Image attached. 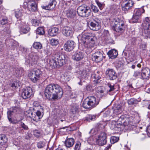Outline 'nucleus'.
I'll use <instances>...</instances> for the list:
<instances>
[{
    "label": "nucleus",
    "instance_id": "nucleus-22",
    "mask_svg": "<svg viewBox=\"0 0 150 150\" xmlns=\"http://www.w3.org/2000/svg\"><path fill=\"white\" fill-rule=\"evenodd\" d=\"M63 35L66 37L70 36L73 34L72 28L69 26L64 27L62 30Z\"/></svg>",
    "mask_w": 150,
    "mask_h": 150
},
{
    "label": "nucleus",
    "instance_id": "nucleus-9",
    "mask_svg": "<svg viewBox=\"0 0 150 150\" xmlns=\"http://www.w3.org/2000/svg\"><path fill=\"white\" fill-rule=\"evenodd\" d=\"M38 58V56L35 53H31L26 57L25 64L29 67L32 66L36 63Z\"/></svg>",
    "mask_w": 150,
    "mask_h": 150
},
{
    "label": "nucleus",
    "instance_id": "nucleus-31",
    "mask_svg": "<svg viewBox=\"0 0 150 150\" xmlns=\"http://www.w3.org/2000/svg\"><path fill=\"white\" fill-rule=\"evenodd\" d=\"M24 114L27 117L31 118L34 120V112H33L32 110H28L25 111Z\"/></svg>",
    "mask_w": 150,
    "mask_h": 150
},
{
    "label": "nucleus",
    "instance_id": "nucleus-26",
    "mask_svg": "<svg viewBox=\"0 0 150 150\" xmlns=\"http://www.w3.org/2000/svg\"><path fill=\"white\" fill-rule=\"evenodd\" d=\"M59 29L57 28L54 27L51 28L48 30L49 35L54 36L56 35L58 33Z\"/></svg>",
    "mask_w": 150,
    "mask_h": 150
},
{
    "label": "nucleus",
    "instance_id": "nucleus-46",
    "mask_svg": "<svg viewBox=\"0 0 150 150\" xmlns=\"http://www.w3.org/2000/svg\"><path fill=\"white\" fill-rule=\"evenodd\" d=\"M45 145V143L42 141H40L37 144L38 147V148H43Z\"/></svg>",
    "mask_w": 150,
    "mask_h": 150
},
{
    "label": "nucleus",
    "instance_id": "nucleus-63",
    "mask_svg": "<svg viewBox=\"0 0 150 150\" xmlns=\"http://www.w3.org/2000/svg\"><path fill=\"white\" fill-rule=\"evenodd\" d=\"M105 127V126L102 124H99L98 127V128L100 130L104 129Z\"/></svg>",
    "mask_w": 150,
    "mask_h": 150
},
{
    "label": "nucleus",
    "instance_id": "nucleus-43",
    "mask_svg": "<svg viewBox=\"0 0 150 150\" xmlns=\"http://www.w3.org/2000/svg\"><path fill=\"white\" fill-rule=\"evenodd\" d=\"M50 44L52 46H56L59 43V42L57 39L52 38L50 40Z\"/></svg>",
    "mask_w": 150,
    "mask_h": 150
},
{
    "label": "nucleus",
    "instance_id": "nucleus-33",
    "mask_svg": "<svg viewBox=\"0 0 150 150\" xmlns=\"http://www.w3.org/2000/svg\"><path fill=\"white\" fill-rule=\"evenodd\" d=\"M118 6L116 5L113 4L110 6V12L113 14H116L118 11Z\"/></svg>",
    "mask_w": 150,
    "mask_h": 150
},
{
    "label": "nucleus",
    "instance_id": "nucleus-13",
    "mask_svg": "<svg viewBox=\"0 0 150 150\" xmlns=\"http://www.w3.org/2000/svg\"><path fill=\"white\" fill-rule=\"evenodd\" d=\"M27 8L31 12L36 11L37 9V5L34 0H28L26 2Z\"/></svg>",
    "mask_w": 150,
    "mask_h": 150
},
{
    "label": "nucleus",
    "instance_id": "nucleus-19",
    "mask_svg": "<svg viewBox=\"0 0 150 150\" xmlns=\"http://www.w3.org/2000/svg\"><path fill=\"white\" fill-rule=\"evenodd\" d=\"M57 2L56 0H50L49 3L47 5H42V8L46 10H52L55 7Z\"/></svg>",
    "mask_w": 150,
    "mask_h": 150
},
{
    "label": "nucleus",
    "instance_id": "nucleus-6",
    "mask_svg": "<svg viewBox=\"0 0 150 150\" xmlns=\"http://www.w3.org/2000/svg\"><path fill=\"white\" fill-rule=\"evenodd\" d=\"M99 103V100L93 96L88 97L83 103V107L86 109L92 108L96 107Z\"/></svg>",
    "mask_w": 150,
    "mask_h": 150
},
{
    "label": "nucleus",
    "instance_id": "nucleus-8",
    "mask_svg": "<svg viewBox=\"0 0 150 150\" xmlns=\"http://www.w3.org/2000/svg\"><path fill=\"white\" fill-rule=\"evenodd\" d=\"M42 72L39 69H35L31 71L28 74L30 79L34 83H36L40 79Z\"/></svg>",
    "mask_w": 150,
    "mask_h": 150
},
{
    "label": "nucleus",
    "instance_id": "nucleus-14",
    "mask_svg": "<svg viewBox=\"0 0 150 150\" xmlns=\"http://www.w3.org/2000/svg\"><path fill=\"white\" fill-rule=\"evenodd\" d=\"M32 88L28 87L23 90L21 93V97L23 99H26L30 97L32 94Z\"/></svg>",
    "mask_w": 150,
    "mask_h": 150
},
{
    "label": "nucleus",
    "instance_id": "nucleus-21",
    "mask_svg": "<svg viewBox=\"0 0 150 150\" xmlns=\"http://www.w3.org/2000/svg\"><path fill=\"white\" fill-rule=\"evenodd\" d=\"M43 109L40 108L36 112H34V121L36 122L39 121L43 115Z\"/></svg>",
    "mask_w": 150,
    "mask_h": 150
},
{
    "label": "nucleus",
    "instance_id": "nucleus-11",
    "mask_svg": "<svg viewBox=\"0 0 150 150\" xmlns=\"http://www.w3.org/2000/svg\"><path fill=\"white\" fill-rule=\"evenodd\" d=\"M106 137V134L105 133L103 132H101L96 139V144L102 146L105 144L107 143Z\"/></svg>",
    "mask_w": 150,
    "mask_h": 150
},
{
    "label": "nucleus",
    "instance_id": "nucleus-48",
    "mask_svg": "<svg viewBox=\"0 0 150 150\" xmlns=\"http://www.w3.org/2000/svg\"><path fill=\"white\" fill-rule=\"evenodd\" d=\"M91 8L93 11L94 13H97L98 11L99 10L98 8L96 6H94L92 4L91 6Z\"/></svg>",
    "mask_w": 150,
    "mask_h": 150
},
{
    "label": "nucleus",
    "instance_id": "nucleus-25",
    "mask_svg": "<svg viewBox=\"0 0 150 150\" xmlns=\"http://www.w3.org/2000/svg\"><path fill=\"white\" fill-rule=\"evenodd\" d=\"M143 34L146 36L150 37V25L141 26Z\"/></svg>",
    "mask_w": 150,
    "mask_h": 150
},
{
    "label": "nucleus",
    "instance_id": "nucleus-50",
    "mask_svg": "<svg viewBox=\"0 0 150 150\" xmlns=\"http://www.w3.org/2000/svg\"><path fill=\"white\" fill-rule=\"evenodd\" d=\"M23 69L22 68L18 69L16 70V74L18 75L21 76L23 72Z\"/></svg>",
    "mask_w": 150,
    "mask_h": 150
},
{
    "label": "nucleus",
    "instance_id": "nucleus-41",
    "mask_svg": "<svg viewBox=\"0 0 150 150\" xmlns=\"http://www.w3.org/2000/svg\"><path fill=\"white\" fill-rule=\"evenodd\" d=\"M138 101L137 100L134 98H132L128 100L127 101L128 104L129 105H132L134 104H137Z\"/></svg>",
    "mask_w": 150,
    "mask_h": 150
},
{
    "label": "nucleus",
    "instance_id": "nucleus-7",
    "mask_svg": "<svg viewBox=\"0 0 150 150\" xmlns=\"http://www.w3.org/2000/svg\"><path fill=\"white\" fill-rule=\"evenodd\" d=\"M90 8L85 5H83L79 6L77 9L78 15L82 17H87L91 14Z\"/></svg>",
    "mask_w": 150,
    "mask_h": 150
},
{
    "label": "nucleus",
    "instance_id": "nucleus-47",
    "mask_svg": "<svg viewBox=\"0 0 150 150\" xmlns=\"http://www.w3.org/2000/svg\"><path fill=\"white\" fill-rule=\"evenodd\" d=\"M96 2L100 10H102L104 7V4L99 2L98 0H96Z\"/></svg>",
    "mask_w": 150,
    "mask_h": 150
},
{
    "label": "nucleus",
    "instance_id": "nucleus-28",
    "mask_svg": "<svg viewBox=\"0 0 150 150\" xmlns=\"http://www.w3.org/2000/svg\"><path fill=\"white\" fill-rule=\"evenodd\" d=\"M74 140L72 138H67L65 142V146L67 147H70L72 146L74 144Z\"/></svg>",
    "mask_w": 150,
    "mask_h": 150
},
{
    "label": "nucleus",
    "instance_id": "nucleus-29",
    "mask_svg": "<svg viewBox=\"0 0 150 150\" xmlns=\"http://www.w3.org/2000/svg\"><path fill=\"white\" fill-rule=\"evenodd\" d=\"M102 75V72L98 71L94 74L92 75V77H93L96 79V83H98L100 82L99 81Z\"/></svg>",
    "mask_w": 150,
    "mask_h": 150
},
{
    "label": "nucleus",
    "instance_id": "nucleus-39",
    "mask_svg": "<svg viewBox=\"0 0 150 150\" xmlns=\"http://www.w3.org/2000/svg\"><path fill=\"white\" fill-rule=\"evenodd\" d=\"M147 25H150V19L149 17H146L144 18L141 26Z\"/></svg>",
    "mask_w": 150,
    "mask_h": 150
},
{
    "label": "nucleus",
    "instance_id": "nucleus-12",
    "mask_svg": "<svg viewBox=\"0 0 150 150\" xmlns=\"http://www.w3.org/2000/svg\"><path fill=\"white\" fill-rule=\"evenodd\" d=\"M103 58V52L99 50H96L92 54V60L96 62L101 61Z\"/></svg>",
    "mask_w": 150,
    "mask_h": 150
},
{
    "label": "nucleus",
    "instance_id": "nucleus-45",
    "mask_svg": "<svg viewBox=\"0 0 150 150\" xmlns=\"http://www.w3.org/2000/svg\"><path fill=\"white\" fill-rule=\"evenodd\" d=\"M95 116L92 115H90L88 117H86V120L88 121L94 120L96 118Z\"/></svg>",
    "mask_w": 150,
    "mask_h": 150
},
{
    "label": "nucleus",
    "instance_id": "nucleus-2",
    "mask_svg": "<svg viewBox=\"0 0 150 150\" xmlns=\"http://www.w3.org/2000/svg\"><path fill=\"white\" fill-rule=\"evenodd\" d=\"M131 120L130 117H126L124 116H121L117 120V122L115 124V127L112 128L118 131L123 130L124 127L129 130L133 129L135 126L132 125Z\"/></svg>",
    "mask_w": 150,
    "mask_h": 150
},
{
    "label": "nucleus",
    "instance_id": "nucleus-60",
    "mask_svg": "<svg viewBox=\"0 0 150 150\" xmlns=\"http://www.w3.org/2000/svg\"><path fill=\"white\" fill-rule=\"evenodd\" d=\"M104 92V91L102 89L98 90V94H100V97L101 98L103 97L104 96V95L103 94Z\"/></svg>",
    "mask_w": 150,
    "mask_h": 150
},
{
    "label": "nucleus",
    "instance_id": "nucleus-4",
    "mask_svg": "<svg viewBox=\"0 0 150 150\" xmlns=\"http://www.w3.org/2000/svg\"><path fill=\"white\" fill-rule=\"evenodd\" d=\"M66 57L65 55L62 54L57 55L56 57L52 58L49 61L50 66L53 68H56L58 66H62L65 64Z\"/></svg>",
    "mask_w": 150,
    "mask_h": 150
},
{
    "label": "nucleus",
    "instance_id": "nucleus-15",
    "mask_svg": "<svg viewBox=\"0 0 150 150\" xmlns=\"http://www.w3.org/2000/svg\"><path fill=\"white\" fill-rule=\"evenodd\" d=\"M105 74L106 77L111 80L116 79L117 77V74L112 69H108L106 71Z\"/></svg>",
    "mask_w": 150,
    "mask_h": 150
},
{
    "label": "nucleus",
    "instance_id": "nucleus-34",
    "mask_svg": "<svg viewBox=\"0 0 150 150\" xmlns=\"http://www.w3.org/2000/svg\"><path fill=\"white\" fill-rule=\"evenodd\" d=\"M79 106L76 104H74L72 105L71 109V112L73 114L78 113L79 112Z\"/></svg>",
    "mask_w": 150,
    "mask_h": 150
},
{
    "label": "nucleus",
    "instance_id": "nucleus-10",
    "mask_svg": "<svg viewBox=\"0 0 150 150\" xmlns=\"http://www.w3.org/2000/svg\"><path fill=\"white\" fill-rule=\"evenodd\" d=\"M88 25L91 30L97 31L100 28V21L98 19L96 18L88 22Z\"/></svg>",
    "mask_w": 150,
    "mask_h": 150
},
{
    "label": "nucleus",
    "instance_id": "nucleus-32",
    "mask_svg": "<svg viewBox=\"0 0 150 150\" xmlns=\"http://www.w3.org/2000/svg\"><path fill=\"white\" fill-rule=\"evenodd\" d=\"M7 140V137L5 135L0 134V144L4 145L6 143Z\"/></svg>",
    "mask_w": 150,
    "mask_h": 150
},
{
    "label": "nucleus",
    "instance_id": "nucleus-1",
    "mask_svg": "<svg viewBox=\"0 0 150 150\" xmlns=\"http://www.w3.org/2000/svg\"><path fill=\"white\" fill-rule=\"evenodd\" d=\"M45 94L47 99L55 100L62 97L63 95L62 89L57 84H50L45 88Z\"/></svg>",
    "mask_w": 150,
    "mask_h": 150
},
{
    "label": "nucleus",
    "instance_id": "nucleus-62",
    "mask_svg": "<svg viewBox=\"0 0 150 150\" xmlns=\"http://www.w3.org/2000/svg\"><path fill=\"white\" fill-rule=\"evenodd\" d=\"M34 135L37 137H38L40 136V133L37 131H35L34 132Z\"/></svg>",
    "mask_w": 150,
    "mask_h": 150
},
{
    "label": "nucleus",
    "instance_id": "nucleus-55",
    "mask_svg": "<svg viewBox=\"0 0 150 150\" xmlns=\"http://www.w3.org/2000/svg\"><path fill=\"white\" fill-rule=\"evenodd\" d=\"M88 143L92 145L94 143V138L93 137H91L87 140Z\"/></svg>",
    "mask_w": 150,
    "mask_h": 150
},
{
    "label": "nucleus",
    "instance_id": "nucleus-57",
    "mask_svg": "<svg viewBox=\"0 0 150 150\" xmlns=\"http://www.w3.org/2000/svg\"><path fill=\"white\" fill-rule=\"evenodd\" d=\"M22 16V14L20 11H16L15 12V16L17 18H18L21 17Z\"/></svg>",
    "mask_w": 150,
    "mask_h": 150
},
{
    "label": "nucleus",
    "instance_id": "nucleus-3",
    "mask_svg": "<svg viewBox=\"0 0 150 150\" xmlns=\"http://www.w3.org/2000/svg\"><path fill=\"white\" fill-rule=\"evenodd\" d=\"M96 38L95 35L88 33H82L81 41L82 44L88 48L93 47L95 43Z\"/></svg>",
    "mask_w": 150,
    "mask_h": 150
},
{
    "label": "nucleus",
    "instance_id": "nucleus-61",
    "mask_svg": "<svg viewBox=\"0 0 150 150\" xmlns=\"http://www.w3.org/2000/svg\"><path fill=\"white\" fill-rule=\"evenodd\" d=\"M123 54H124L125 56H126L127 57H129V54L128 53V52L127 50H125L123 51Z\"/></svg>",
    "mask_w": 150,
    "mask_h": 150
},
{
    "label": "nucleus",
    "instance_id": "nucleus-56",
    "mask_svg": "<svg viewBox=\"0 0 150 150\" xmlns=\"http://www.w3.org/2000/svg\"><path fill=\"white\" fill-rule=\"evenodd\" d=\"M140 73L138 71H134L133 74V76L136 78H137L141 75Z\"/></svg>",
    "mask_w": 150,
    "mask_h": 150
},
{
    "label": "nucleus",
    "instance_id": "nucleus-17",
    "mask_svg": "<svg viewBox=\"0 0 150 150\" xmlns=\"http://www.w3.org/2000/svg\"><path fill=\"white\" fill-rule=\"evenodd\" d=\"M75 43L72 40H69L64 44V48L65 50L70 52L75 47Z\"/></svg>",
    "mask_w": 150,
    "mask_h": 150
},
{
    "label": "nucleus",
    "instance_id": "nucleus-18",
    "mask_svg": "<svg viewBox=\"0 0 150 150\" xmlns=\"http://www.w3.org/2000/svg\"><path fill=\"white\" fill-rule=\"evenodd\" d=\"M133 5V3L130 0H124L122 4V10L124 11H127L132 7Z\"/></svg>",
    "mask_w": 150,
    "mask_h": 150
},
{
    "label": "nucleus",
    "instance_id": "nucleus-49",
    "mask_svg": "<svg viewBox=\"0 0 150 150\" xmlns=\"http://www.w3.org/2000/svg\"><path fill=\"white\" fill-rule=\"evenodd\" d=\"M32 23L34 26L38 25L39 23V21L37 19H33L32 20Z\"/></svg>",
    "mask_w": 150,
    "mask_h": 150
},
{
    "label": "nucleus",
    "instance_id": "nucleus-37",
    "mask_svg": "<svg viewBox=\"0 0 150 150\" xmlns=\"http://www.w3.org/2000/svg\"><path fill=\"white\" fill-rule=\"evenodd\" d=\"M33 47L37 50H40L42 47V44L40 42H35L33 45Z\"/></svg>",
    "mask_w": 150,
    "mask_h": 150
},
{
    "label": "nucleus",
    "instance_id": "nucleus-20",
    "mask_svg": "<svg viewBox=\"0 0 150 150\" xmlns=\"http://www.w3.org/2000/svg\"><path fill=\"white\" fill-rule=\"evenodd\" d=\"M20 32L21 33H26L29 32L30 28L29 25L28 24H26L25 23L20 22Z\"/></svg>",
    "mask_w": 150,
    "mask_h": 150
},
{
    "label": "nucleus",
    "instance_id": "nucleus-64",
    "mask_svg": "<svg viewBox=\"0 0 150 150\" xmlns=\"http://www.w3.org/2000/svg\"><path fill=\"white\" fill-rule=\"evenodd\" d=\"M146 130L147 135L150 137V125L148 127Z\"/></svg>",
    "mask_w": 150,
    "mask_h": 150
},
{
    "label": "nucleus",
    "instance_id": "nucleus-16",
    "mask_svg": "<svg viewBox=\"0 0 150 150\" xmlns=\"http://www.w3.org/2000/svg\"><path fill=\"white\" fill-rule=\"evenodd\" d=\"M21 111V109L19 105L15 106L8 111L7 117L14 116L16 114L19 113Z\"/></svg>",
    "mask_w": 150,
    "mask_h": 150
},
{
    "label": "nucleus",
    "instance_id": "nucleus-30",
    "mask_svg": "<svg viewBox=\"0 0 150 150\" xmlns=\"http://www.w3.org/2000/svg\"><path fill=\"white\" fill-rule=\"evenodd\" d=\"M76 15V11L74 10L71 9L67 11L66 16L69 18H73Z\"/></svg>",
    "mask_w": 150,
    "mask_h": 150
},
{
    "label": "nucleus",
    "instance_id": "nucleus-42",
    "mask_svg": "<svg viewBox=\"0 0 150 150\" xmlns=\"http://www.w3.org/2000/svg\"><path fill=\"white\" fill-rule=\"evenodd\" d=\"M119 140V138L118 137L112 136L111 137L110 139V142L111 144H114L117 142Z\"/></svg>",
    "mask_w": 150,
    "mask_h": 150
},
{
    "label": "nucleus",
    "instance_id": "nucleus-5",
    "mask_svg": "<svg viewBox=\"0 0 150 150\" xmlns=\"http://www.w3.org/2000/svg\"><path fill=\"white\" fill-rule=\"evenodd\" d=\"M111 25L113 29L117 32L121 33L124 30V22L118 18L113 19L111 21Z\"/></svg>",
    "mask_w": 150,
    "mask_h": 150
},
{
    "label": "nucleus",
    "instance_id": "nucleus-23",
    "mask_svg": "<svg viewBox=\"0 0 150 150\" xmlns=\"http://www.w3.org/2000/svg\"><path fill=\"white\" fill-rule=\"evenodd\" d=\"M142 78L143 79H147L150 77V69L147 67L143 68L142 70Z\"/></svg>",
    "mask_w": 150,
    "mask_h": 150
},
{
    "label": "nucleus",
    "instance_id": "nucleus-44",
    "mask_svg": "<svg viewBox=\"0 0 150 150\" xmlns=\"http://www.w3.org/2000/svg\"><path fill=\"white\" fill-rule=\"evenodd\" d=\"M107 86L109 88V89H108V91L110 92L113 91L115 89L114 85H112L110 83H107Z\"/></svg>",
    "mask_w": 150,
    "mask_h": 150
},
{
    "label": "nucleus",
    "instance_id": "nucleus-54",
    "mask_svg": "<svg viewBox=\"0 0 150 150\" xmlns=\"http://www.w3.org/2000/svg\"><path fill=\"white\" fill-rule=\"evenodd\" d=\"M11 117H8V119L9 121L11 123L13 124H17L18 123L19 121L17 120H13L11 118Z\"/></svg>",
    "mask_w": 150,
    "mask_h": 150
},
{
    "label": "nucleus",
    "instance_id": "nucleus-24",
    "mask_svg": "<svg viewBox=\"0 0 150 150\" xmlns=\"http://www.w3.org/2000/svg\"><path fill=\"white\" fill-rule=\"evenodd\" d=\"M83 54L82 52L76 51L72 56V58L74 60L79 61L83 59Z\"/></svg>",
    "mask_w": 150,
    "mask_h": 150
},
{
    "label": "nucleus",
    "instance_id": "nucleus-52",
    "mask_svg": "<svg viewBox=\"0 0 150 150\" xmlns=\"http://www.w3.org/2000/svg\"><path fill=\"white\" fill-rule=\"evenodd\" d=\"M8 19L7 17H4L1 21V24L3 25H5L8 23Z\"/></svg>",
    "mask_w": 150,
    "mask_h": 150
},
{
    "label": "nucleus",
    "instance_id": "nucleus-27",
    "mask_svg": "<svg viewBox=\"0 0 150 150\" xmlns=\"http://www.w3.org/2000/svg\"><path fill=\"white\" fill-rule=\"evenodd\" d=\"M110 58L111 59L115 58L118 55V52L117 51L115 50H110L107 53Z\"/></svg>",
    "mask_w": 150,
    "mask_h": 150
},
{
    "label": "nucleus",
    "instance_id": "nucleus-58",
    "mask_svg": "<svg viewBox=\"0 0 150 150\" xmlns=\"http://www.w3.org/2000/svg\"><path fill=\"white\" fill-rule=\"evenodd\" d=\"M19 86V84L16 82H14L11 85L12 87L15 88H17Z\"/></svg>",
    "mask_w": 150,
    "mask_h": 150
},
{
    "label": "nucleus",
    "instance_id": "nucleus-38",
    "mask_svg": "<svg viewBox=\"0 0 150 150\" xmlns=\"http://www.w3.org/2000/svg\"><path fill=\"white\" fill-rule=\"evenodd\" d=\"M79 74L81 79H86L87 78L88 75L85 70L80 71L79 72Z\"/></svg>",
    "mask_w": 150,
    "mask_h": 150
},
{
    "label": "nucleus",
    "instance_id": "nucleus-36",
    "mask_svg": "<svg viewBox=\"0 0 150 150\" xmlns=\"http://www.w3.org/2000/svg\"><path fill=\"white\" fill-rule=\"evenodd\" d=\"M35 33L37 35H43L45 34V31L43 27H39L35 30Z\"/></svg>",
    "mask_w": 150,
    "mask_h": 150
},
{
    "label": "nucleus",
    "instance_id": "nucleus-53",
    "mask_svg": "<svg viewBox=\"0 0 150 150\" xmlns=\"http://www.w3.org/2000/svg\"><path fill=\"white\" fill-rule=\"evenodd\" d=\"M20 125L21 127V128H22L25 130H28V126L23 122H21Z\"/></svg>",
    "mask_w": 150,
    "mask_h": 150
},
{
    "label": "nucleus",
    "instance_id": "nucleus-40",
    "mask_svg": "<svg viewBox=\"0 0 150 150\" xmlns=\"http://www.w3.org/2000/svg\"><path fill=\"white\" fill-rule=\"evenodd\" d=\"M140 18L138 15L134 14L132 18L130 21V22L132 23H136L138 22Z\"/></svg>",
    "mask_w": 150,
    "mask_h": 150
},
{
    "label": "nucleus",
    "instance_id": "nucleus-35",
    "mask_svg": "<svg viewBox=\"0 0 150 150\" xmlns=\"http://www.w3.org/2000/svg\"><path fill=\"white\" fill-rule=\"evenodd\" d=\"M144 10L143 8H137L135 9L134 14L138 15L140 17L142 13H144Z\"/></svg>",
    "mask_w": 150,
    "mask_h": 150
},
{
    "label": "nucleus",
    "instance_id": "nucleus-51",
    "mask_svg": "<svg viewBox=\"0 0 150 150\" xmlns=\"http://www.w3.org/2000/svg\"><path fill=\"white\" fill-rule=\"evenodd\" d=\"M81 143L78 142L75 145L74 147V150H80L81 149Z\"/></svg>",
    "mask_w": 150,
    "mask_h": 150
},
{
    "label": "nucleus",
    "instance_id": "nucleus-59",
    "mask_svg": "<svg viewBox=\"0 0 150 150\" xmlns=\"http://www.w3.org/2000/svg\"><path fill=\"white\" fill-rule=\"evenodd\" d=\"M32 137V134L31 133H28L24 137L25 139H29L31 138Z\"/></svg>",
    "mask_w": 150,
    "mask_h": 150
}]
</instances>
